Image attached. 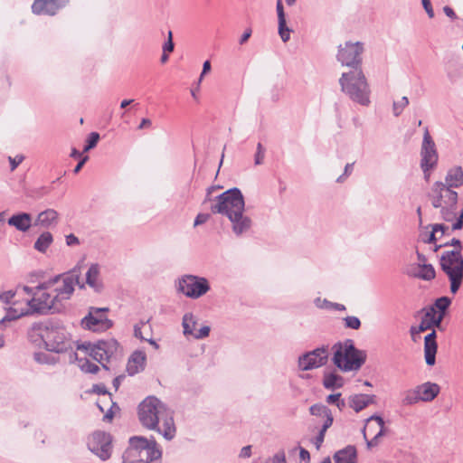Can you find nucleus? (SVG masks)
Here are the masks:
<instances>
[{
    "mask_svg": "<svg viewBox=\"0 0 463 463\" xmlns=\"http://www.w3.org/2000/svg\"><path fill=\"white\" fill-rule=\"evenodd\" d=\"M61 278V276L58 275L39 284L35 288L23 286L22 290L27 296L25 307H11L3 321L5 319L13 320L34 314L47 315L61 312L63 308V304H56L52 291H48L58 283Z\"/></svg>",
    "mask_w": 463,
    "mask_h": 463,
    "instance_id": "nucleus-1",
    "label": "nucleus"
},
{
    "mask_svg": "<svg viewBox=\"0 0 463 463\" xmlns=\"http://www.w3.org/2000/svg\"><path fill=\"white\" fill-rule=\"evenodd\" d=\"M141 424L161 433L167 440L175 435L173 411L155 396L146 397L138 406Z\"/></svg>",
    "mask_w": 463,
    "mask_h": 463,
    "instance_id": "nucleus-2",
    "label": "nucleus"
},
{
    "mask_svg": "<svg viewBox=\"0 0 463 463\" xmlns=\"http://www.w3.org/2000/svg\"><path fill=\"white\" fill-rule=\"evenodd\" d=\"M431 205L440 209V214L444 221L456 222L452 224V230H460L463 227V209L458 210V194L453 189L443 184V182L433 183L427 194Z\"/></svg>",
    "mask_w": 463,
    "mask_h": 463,
    "instance_id": "nucleus-3",
    "label": "nucleus"
},
{
    "mask_svg": "<svg viewBox=\"0 0 463 463\" xmlns=\"http://www.w3.org/2000/svg\"><path fill=\"white\" fill-rule=\"evenodd\" d=\"M342 91L362 106L370 104V88L362 68L344 72L339 79Z\"/></svg>",
    "mask_w": 463,
    "mask_h": 463,
    "instance_id": "nucleus-4",
    "label": "nucleus"
},
{
    "mask_svg": "<svg viewBox=\"0 0 463 463\" xmlns=\"http://www.w3.org/2000/svg\"><path fill=\"white\" fill-rule=\"evenodd\" d=\"M332 350L334 364L344 372L357 371L365 363V351L357 349L351 339L335 344Z\"/></svg>",
    "mask_w": 463,
    "mask_h": 463,
    "instance_id": "nucleus-5",
    "label": "nucleus"
},
{
    "mask_svg": "<svg viewBox=\"0 0 463 463\" xmlns=\"http://www.w3.org/2000/svg\"><path fill=\"white\" fill-rule=\"evenodd\" d=\"M161 458L155 439L141 436L129 439V446L122 455L123 463H150Z\"/></svg>",
    "mask_w": 463,
    "mask_h": 463,
    "instance_id": "nucleus-6",
    "label": "nucleus"
},
{
    "mask_svg": "<svg viewBox=\"0 0 463 463\" xmlns=\"http://www.w3.org/2000/svg\"><path fill=\"white\" fill-rule=\"evenodd\" d=\"M439 265L450 283V292L456 294L463 281V257L458 250H445L439 258Z\"/></svg>",
    "mask_w": 463,
    "mask_h": 463,
    "instance_id": "nucleus-7",
    "label": "nucleus"
},
{
    "mask_svg": "<svg viewBox=\"0 0 463 463\" xmlns=\"http://www.w3.org/2000/svg\"><path fill=\"white\" fill-rule=\"evenodd\" d=\"M41 337L48 351L63 353L71 350L70 360L77 359V354L73 352L72 342L64 327L46 326L41 329Z\"/></svg>",
    "mask_w": 463,
    "mask_h": 463,
    "instance_id": "nucleus-8",
    "label": "nucleus"
},
{
    "mask_svg": "<svg viewBox=\"0 0 463 463\" xmlns=\"http://www.w3.org/2000/svg\"><path fill=\"white\" fill-rule=\"evenodd\" d=\"M244 197L237 187L231 188L216 196L214 203L211 205L213 213H220L227 217L237 213L239 210H244Z\"/></svg>",
    "mask_w": 463,
    "mask_h": 463,
    "instance_id": "nucleus-9",
    "label": "nucleus"
},
{
    "mask_svg": "<svg viewBox=\"0 0 463 463\" xmlns=\"http://www.w3.org/2000/svg\"><path fill=\"white\" fill-rule=\"evenodd\" d=\"M177 291L187 298L197 299L205 295L211 288L209 281L204 277L184 275L176 283Z\"/></svg>",
    "mask_w": 463,
    "mask_h": 463,
    "instance_id": "nucleus-10",
    "label": "nucleus"
},
{
    "mask_svg": "<svg viewBox=\"0 0 463 463\" xmlns=\"http://www.w3.org/2000/svg\"><path fill=\"white\" fill-rule=\"evenodd\" d=\"M364 43L361 42H345L338 46L336 59L342 65L349 67L350 70L362 68Z\"/></svg>",
    "mask_w": 463,
    "mask_h": 463,
    "instance_id": "nucleus-11",
    "label": "nucleus"
},
{
    "mask_svg": "<svg viewBox=\"0 0 463 463\" xmlns=\"http://www.w3.org/2000/svg\"><path fill=\"white\" fill-rule=\"evenodd\" d=\"M108 311V307H90L88 315L81 319V326L93 332L108 330L113 325L112 321L107 317Z\"/></svg>",
    "mask_w": 463,
    "mask_h": 463,
    "instance_id": "nucleus-12",
    "label": "nucleus"
},
{
    "mask_svg": "<svg viewBox=\"0 0 463 463\" xmlns=\"http://www.w3.org/2000/svg\"><path fill=\"white\" fill-rule=\"evenodd\" d=\"M117 341L110 339L108 341H99L96 344L84 343L77 345V349L85 350L93 359L100 363L106 370L109 368L102 362L111 356L117 349Z\"/></svg>",
    "mask_w": 463,
    "mask_h": 463,
    "instance_id": "nucleus-13",
    "label": "nucleus"
},
{
    "mask_svg": "<svg viewBox=\"0 0 463 463\" xmlns=\"http://www.w3.org/2000/svg\"><path fill=\"white\" fill-rule=\"evenodd\" d=\"M112 438L110 434L97 430L93 432L88 439V447L91 452L97 455L100 459L107 460L111 456Z\"/></svg>",
    "mask_w": 463,
    "mask_h": 463,
    "instance_id": "nucleus-14",
    "label": "nucleus"
},
{
    "mask_svg": "<svg viewBox=\"0 0 463 463\" xmlns=\"http://www.w3.org/2000/svg\"><path fill=\"white\" fill-rule=\"evenodd\" d=\"M327 360L328 349L322 346L299 356L298 367L302 371H309L325 365Z\"/></svg>",
    "mask_w": 463,
    "mask_h": 463,
    "instance_id": "nucleus-15",
    "label": "nucleus"
},
{
    "mask_svg": "<svg viewBox=\"0 0 463 463\" xmlns=\"http://www.w3.org/2000/svg\"><path fill=\"white\" fill-rule=\"evenodd\" d=\"M76 284H79V274L73 269L62 277V285L52 290L56 304H62L64 300L69 299L74 292Z\"/></svg>",
    "mask_w": 463,
    "mask_h": 463,
    "instance_id": "nucleus-16",
    "label": "nucleus"
},
{
    "mask_svg": "<svg viewBox=\"0 0 463 463\" xmlns=\"http://www.w3.org/2000/svg\"><path fill=\"white\" fill-rule=\"evenodd\" d=\"M420 156V164L427 166H437L439 156L436 145L430 135L428 128L424 129Z\"/></svg>",
    "mask_w": 463,
    "mask_h": 463,
    "instance_id": "nucleus-17",
    "label": "nucleus"
},
{
    "mask_svg": "<svg viewBox=\"0 0 463 463\" xmlns=\"http://www.w3.org/2000/svg\"><path fill=\"white\" fill-rule=\"evenodd\" d=\"M92 392L97 394H103L105 398L97 402V406L100 410L101 412L105 411L104 406L108 407L110 404L109 410L105 412L103 420L110 421L114 417V409L119 410L118 406L116 402H112L111 394L108 392L106 386L104 384H94L92 387Z\"/></svg>",
    "mask_w": 463,
    "mask_h": 463,
    "instance_id": "nucleus-18",
    "label": "nucleus"
},
{
    "mask_svg": "<svg viewBox=\"0 0 463 463\" xmlns=\"http://www.w3.org/2000/svg\"><path fill=\"white\" fill-rule=\"evenodd\" d=\"M442 315H436L435 309L432 307L427 311L422 317L419 326H411L410 329L411 335L413 337L415 335L425 332L432 327L441 329Z\"/></svg>",
    "mask_w": 463,
    "mask_h": 463,
    "instance_id": "nucleus-19",
    "label": "nucleus"
},
{
    "mask_svg": "<svg viewBox=\"0 0 463 463\" xmlns=\"http://www.w3.org/2000/svg\"><path fill=\"white\" fill-rule=\"evenodd\" d=\"M67 3L68 0H35L32 5V11L35 14L54 15Z\"/></svg>",
    "mask_w": 463,
    "mask_h": 463,
    "instance_id": "nucleus-20",
    "label": "nucleus"
},
{
    "mask_svg": "<svg viewBox=\"0 0 463 463\" xmlns=\"http://www.w3.org/2000/svg\"><path fill=\"white\" fill-rule=\"evenodd\" d=\"M228 219L232 222V232L237 236H241L251 227V219L244 214V210L237 211V213L229 216Z\"/></svg>",
    "mask_w": 463,
    "mask_h": 463,
    "instance_id": "nucleus-21",
    "label": "nucleus"
},
{
    "mask_svg": "<svg viewBox=\"0 0 463 463\" xmlns=\"http://www.w3.org/2000/svg\"><path fill=\"white\" fill-rule=\"evenodd\" d=\"M409 277L430 281L436 276V271L431 264H413L406 269Z\"/></svg>",
    "mask_w": 463,
    "mask_h": 463,
    "instance_id": "nucleus-22",
    "label": "nucleus"
},
{
    "mask_svg": "<svg viewBox=\"0 0 463 463\" xmlns=\"http://www.w3.org/2000/svg\"><path fill=\"white\" fill-rule=\"evenodd\" d=\"M437 334L435 330L428 334L424 338V357L428 365L432 366L436 363V354L438 344L436 341Z\"/></svg>",
    "mask_w": 463,
    "mask_h": 463,
    "instance_id": "nucleus-23",
    "label": "nucleus"
},
{
    "mask_svg": "<svg viewBox=\"0 0 463 463\" xmlns=\"http://www.w3.org/2000/svg\"><path fill=\"white\" fill-rule=\"evenodd\" d=\"M276 10L278 14V30L279 34L283 43H287L290 39L291 29L287 26L286 14L282 0H277Z\"/></svg>",
    "mask_w": 463,
    "mask_h": 463,
    "instance_id": "nucleus-24",
    "label": "nucleus"
},
{
    "mask_svg": "<svg viewBox=\"0 0 463 463\" xmlns=\"http://www.w3.org/2000/svg\"><path fill=\"white\" fill-rule=\"evenodd\" d=\"M443 184L453 190L461 187L463 185V168L459 165L450 167L446 173Z\"/></svg>",
    "mask_w": 463,
    "mask_h": 463,
    "instance_id": "nucleus-25",
    "label": "nucleus"
},
{
    "mask_svg": "<svg viewBox=\"0 0 463 463\" xmlns=\"http://www.w3.org/2000/svg\"><path fill=\"white\" fill-rule=\"evenodd\" d=\"M7 223L17 231L25 232L32 226V215L27 213H16L8 219Z\"/></svg>",
    "mask_w": 463,
    "mask_h": 463,
    "instance_id": "nucleus-26",
    "label": "nucleus"
},
{
    "mask_svg": "<svg viewBox=\"0 0 463 463\" xmlns=\"http://www.w3.org/2000/svg\"><path fill=\"white\" fill-rule=\"evenodd\" d=\"M146 354L142 351L134 352L128 359L127 371L128 374L134 375L145 368Z\"/></svg>",
    "mask_w": 463,
    "mask_h": 463,
    "instance_id": "nucleus-27",
    "label": "nucleus"
},
{
    "mask_svg": "<svg viewBox=\"0 0 463 463\" xmlns=\"http://www.w3.org/2000/svg\"><path fill=\"white\" fill-rule=\"evenodd\" d=\"M417 391L419 392V396L420 397L421 402H431L433 401L438 394L439 393V386L437 383H433L430 382L424 383L420 385L416 386Z\"/></svg>",
    "mask_w": 463,
    "mask_h": 463,
    "instance_id": "nucleus-28",
    "label": "nucleus"
},
{
    "mask_svg": "<svg viewBox=\"0 0 463 463\" xmlns=\"http://www.w3.org/2000/svg\"><path fill=\"white\" fill-rule=\"evenodd\" d=\"M333 458L335 463H356L357 451L354 446L349 445L336 451Z\"/></svg>",
    "mask_w": 463,
    "mask_h": 463,
    "instance_id": "nucleus-29",
    "label": "nucleus"
},
{
    "mask_svg": "<svg viewBox=\"0 0 463 463\" xmlns=\"http://www.w3.org/2000/svg\"><path fill=\"white\" fill-rule=\"evenodd\" d=\"M375 395L368 394H354L349 397V405L356 412L366 408L369 404L373 403Z\"/></svg>",
    "mask_w": 463,
    "mask_h": 463,
    "instance_id": "nucleus-30",
    "label": "nucleus"
},
{
    "mask_svg": "<svg viewBox=\"0 0 463 463\" xmlns=\"http://www.w3.org/2000/svg\"><path fill=\"white\" fill-rule=\"evenodd\" d=\"M368 423L375 421L377 426L379 427V430L374 434L373 438L372 439L366 440V446L368 449H373V447H376L379 444L380 438L385 435L386 430L384 428V421L383 419L378 415H373L370 418L367 419Z\"/></svg>",
    "mask_w": 463,
    "mask_h": 463,
    "instance_id": "nucleus-31",
    "label": "nucleus"
},
{
    "mask_svg": "<svg viewBox=\"0 0 463 463\" xmlns=\"http://www.w3.org/2000/svg\"><path fill=\"white\" fill-rule=\"evenodd\" d=\"M58 213L53 209H47L41 212L34 222V225H41L44 228H49L52 224L57 223Z\"/></svg>",
    "mask_w": 463,
    "mask_h": 463,
    "instance_id": "nucleus-32",
    "label": "nucleus"
},
{
    "mask_svg": "<svg viewBox=\"0 0 463 463\" xmlns=\"http://www.w3.org/2000/svg\"><path fill=\"white\" fill-rule=\"evenodd\" d=\"M99 268L98 264H92L86 273L87 284L93 288L96 291H99L102 288V284L99 282Z\"/></svg>",
    "mask_w": 463,
    "mask_h": 463,
    "instance_id": "nucleus-33",
    "label": "nucleus"
},
{
    "mask_svg": "<svg viewBox=\"0 0 463 463\" xmlns=\"http://www.w3.org/2000/svg\"><path fill=\"white\" fill-rule=\"evenodd\" d=\"M344 384V379L341 375L334 373H325L323 385L327 390L341 388Z\"/></svg>",
    "mask_w": 463,
    "mask_h": 463,
    "instance_id": "nucleus-34",
    "label": "nucleus"
},
{
    "mask_svg": "<svg viewBox=\"0 0 463 463\" xmlns=\"http://www.w3.org/2000/svg\"><path fill=\"white\" fill-rule=\"evenodd\" d=\"M52 241H53V237H52V233L49 232H44L35 241V242L33 244V248L41 253H45L47 249L52 243Z\"/></svg>",
    "mask_w": 463,
    "mask_h": 463,
    "instance_id": "nucleus-35",
    "label": "nucleus"
},
{
    "mask_svg": "<svg viewBox=\"0 0 463 463\" xmlns=\"http://www.w3.org/2000/svg\"><path fill=\"white\" fill-rule=\"evenodd\" d=\"M196 325H197V320L192 313L184 314V316L183 317L182 326L184 328V334L185 335H194V330Z\"/></svg>",
    "mask_w": 463,
    "mask_h": 463,
    "instance_id": "nucleus-36",
    "label": "nucleus"
},
{
    "mask_svg": "<svg viewBox=\"0 0 463 463\" xmlns=\"http://www.w3.org/2000/svg\"><path fill=\"white\" fill-rule=\"evenodd\" d=\"M402 395L403 398L402 400V403L404 406L413 405L419 402H421L416 387L414 389L405 391Z\"/></svg>",
    "mask_w": 463,
    "mask_h": 463,
    "instance_id": "nucleus-37",
    "label": "nucleus"
},
{
    "mask_svg": "<svg viewBox=\"0 0 463 463\" xmlns=\"http://www.w3.org/2000/svg\"><path fill=\"white\" fill-rule=\"evenodd\" d=\"M24 295H25V293L23 292L22 287H17V288L14 291L8 290V291H5V292H3L2 294H0V299L5 303L9 304L12 302V299L15 296L23 297Z\"/></svg>",
    "mask_w": 463,
    "mask_h": 463,
    "instance_id": "nucleus-38",
    "label": "nucleus"
},
{
    "mask_svg": "<svg viewBox=\"0 0 463 463\" xmlns=\"http://www.w3.org/2000/svg\"><path fill=\"white\" fill-rule=\"evenodd\" d=\"M146 325L145 322L141 321L140 323L138 324H136L134 326V335L135 337L137 338H139L143 341H147L150 345H152L156 349H157L159 347V345L156 344V342L153 339H147L146 338L143 334H142V327Z\"/></svg>",
    "mask_w": 463,
    "mask_h": 463,
    "instance_id": "nucleus-39",
    "label": "nucleus"
},
{
    "mask_svg": "<svg viewBox=\"0 0 463 463\" xmlns=\"http://www.w3.org/2000/svg\"><path fill=\"white\" fill-rule=\"evenodd\" d=\"M450 304H451V300L448 297L439 298L435 301L434 306L436 308L439 309V315H442V319L444 318L446 310L448 309V307H449Z\"/></svg>",
    "mask_w": 463,
    "mask_h": 463,
    "instance_id": "nucleus-40",
    "label": "nucleus"
},
{
    "mask_svg": "<svg viewBox=\"0 0 463 463\" xmlns=\"http://www.w3.org/2000/svg\"><path fill=\"white\" fill-rule=\"evenodd\" d=\"M330 411H331V410L329 408H327L326 405L321 404V403L313 404L309 408L310 414L314 415V416H318V417H324Z\"/></svg>",
    "mask_w": 463,
    "mask_h": 463,
    "instance_id": "nucleus-41",
    "label": "nucleus"
},
{
    "mask_svg": "<svg viewBox=\"0 0 463 463\" xmlns=\"http://www.w3.org/2000/svg\"><path fill=\"white\" fill-rule=\"evenodd\" d=\"M79 365L83 372L89 373H96L99 370V367L97 364L91 363L88 359H80Z\"/></svg>",
    "mask_w": 463,
    "mask_h": 463,
    "instance_id": "nucleus-42",
    "label": "nucleus"
},
{
    "mask_svg": "<svg viewBox=\"0 0 463 463\" xmlns=\"http://www.w3.org/2000/svg\"><path fill=\"white\" fill-rule=\"evenodd\" d=\"M265 153H266L265 147L262 146L261 143H258L257 147H256V153L254 155L255 165H260L263 164Z\"/></svg>",
    "mask_w": 463,
    "mask_h": 463,
    "instance_id": "nucleus-43",
    "label": "nucleus"
},
{
    "mask_svg": "<svg viewBox=\"0 0 463 463\" xmlns=\"http://www.w3.org/2000/svg\"><path fill=\"white\" fill-rule=\"evenodd\" d=\"M345 326L346 328H351L357 330L361 327V321L357 317L348 316L344 318Z\"/></svg>",
    "mask_w": 463,
    "mask_h": 463,
    "instance_id": "nucleus-44",
    "label": "nucleus"
},
{
    "mask_svg": "<svg viewBox=\"0 0 463 463\" xmlns=\"http://www.w3.org/2000/svg\"><path fill=\"white\" fill-rule=\"evenodd\" d=\"M409 104V99L406 96L402 97L400 101H394L392 105V110L394 116L398 117L401 115L402 109Z\"/></svg>",
    "mask_w": 463,
    "mask_h": 463,
    "instance_id": "nucleus-45",
    "label": "nucleus"
},
{
    "mask_svg": "<svg viewBox=\"0 0 463 463\" xmlns=\"http://www.w3.org/2000/svg\"><path fill=\"white\" fill-rule=\"evenodd\" d=\"M99 140V134L97 132H91L87 138V144L84 146L83 152H87V151L94 148L97 146Z\"/></svg>",
    "mask_w": 463,
    "mask_h": 463,
    "instance_id": "nucleus-46",
    "label": "nucleus"
},
{
    "mask_svg": "<svg viewBox=\"0 0 463 463\" xmlns=\"http://www.w3.org/2000/svg\"><path fill=\"white\" fill-rule=\"evenodd\" d=\"M175 49V43L173 42V33L171 31L168 32L167 41L163 45L164 52H172Z\"/></svg>",
    "mask_w": 463,
    "mask_h": 463,
    "instance_id": "nucleus-47",
    "label": "nucleus"
},
{
    "mask_svg": "<svg viewBox=\"0 0 463 463\" xmlns=\"http://www.w3.org/2000/svg\"><path fill=\"white\" fill-rule=\"evenodd\" d=\"M210 334V327L208 326H204L201 327L197 332H194V337L196 339H203L207 337Z\"/></svg>",
    "mask_w": 463,
    "mask_h": 463,
    "instance_id": "nucleus-48",
    "label": "nucleus"
},
{
    "mask_svg": "<svg viewBox=\"0 0 463 463\" xmlns=\"http://www.w3.org/2000/svg\"><path fill=\"white\" fill-rule=\"evenodd\" d=\"M9 162L11 165V171H14L24 159V156L22 155H17L14 157L9 156Z\"/></svg>",
    "mask_w": 463,
    "mask_h": 463,
    "instance_id": "nucleus-49",
    "label": "nucleus"
},
{
    "mask_svg": "<svg viewBox=\"0 0 463 463\" xmlns=\"http://www.w3.org/2000/svg\"><path fill=\"white\" fill-rule=\"evenodd\" d=\"M324 417L326 418V420H325V421L322 425V428L320 430L326 432V430L332 426L333 421H334L332 411L328 412Z\"/></svg>",
    "mask_w": 463,
    "mask_h": 463,
    "instance_id": "nucleus-50",
    "label": "nucleus"
},
{
    "mask_svg": "<svg viewBox=\"0 0 463 463\" xmlns=\"http://www.w3.org/2000/svg\"><path fill=\"white\" fill-rule=\"evenodd\" d=\"M422 6L430 18L434 17V11L430 0H421Z\"/></svg>",
    "mask_w": 463,
    "mask_h": 463,
    "instance_id": "nucleus-51",
    "label": "nucleus"
},
{
    "mask_svg": "<svg viewBox=\"0 0 463 463\" xmlns=\"http://www.w3.org/2000/svg\"><path fill=\"white\" fill-rule=\"evenodd\" d=\"M445 247L453 246L454 250H458L459 252L462 250V243L458 239L453 238L449 241L443 243Z\"/></svg>",
    "mask_w": 463,
    "mask_h": 463,
    "instance_id": "nucleus-52",
    "label": "nucleus"
},
{
    "mask_svg": "<svg viewBox=\"0 0 463 463\" xmlns=\"http://www.w3.org/2000/svg\"><path fill=\"white\" fill-rule=\"evenodd\" d=\"M209 218H210V215L207 213H199L195 217L194 225L198 226V225L203 224L204 222H206L209 220Z\"/></svg>",
    "mask_w": 463,
    "mask_h": 463,
    "instance_id": "nucleus-53",
    "label": "nucleus"
},
{
    "mask_svg": "<svg viewBox=\"0 0 463 463\" xmlns=\"http://www.w3.org/2000/svg\"><path fill=\"white\" fill-rule=\"evenodd\" d=\"M431 228L434 230V232L436 233L438 232H440L441 233V236L442 235H445L446 232L449 231V226H446L445 224H442V223H436V224H433L431 225Z\"/></svg>",
    "mask_w": 463,
    "mask_h": 463,
    "instance_id": "nucleus-54",
    "label": "nucleus"
},
{
    "mask_svg": "<svg viewBox=\"0 0 463 463\" xmlns=\"http://www.w3.org/2000/svg\"><path fill=\"white\" fill-rule=\"evenodd\" d=\"M326 431L319 430L317 436L315 438L314 444L317 449H319L325 439Z\"/></svg>",
    "mask_w": 463,
    "mask_h": 463,
    "instance_id": "nucleus-55",
    "label": "nucleus"
},
{
    "mask_svg": "<svg viewBox=\"0 0 463 463\" xmlns=\"http://www.w3.org/2000/svg\"><path fill=\"white\" fill-rule=\"evenodd\" d=\"M437 240H438L437 233L434 232L433 229L428 234V236L426 238L422 239L423 242L428 243V244L435 243L437 241Z\"/></svg>",
    "mask_w": 463,
    "mask_h": 463,
    "instance_id": "nucleus-56",
    "label": "nucleus"
},
{
    "mask_svg": "<svg viewBox=\"0 0 463 463\" xmlns=\"http://www.w3.org/2000/svg\"><path fill=\"white\" fill-rule=\"evenodd\" d=\"M210 71H211V62H210V61H205L203 65V71H202V73H201L199 80H198V85L201 83L203 76L206 73H208Z\"/></svg>",
    "mask_w": 463,
    "mask_h": 463,
    "instance_id": "nucleus-57",
    "label": "nucleus"
},
{
    "mask_svg": "<svg viewBox=\"0 0 463 463\" xmlns=\"http://www.w3.org/2000/svg\"><path fill=\"white\" fill-rule=\"evenodd\" d=\"M250 456H251V446L250 445L243 447L241 449V452L239 454V457L243 458H250Z\"/></svg>",
    "mask_w": 463,
    "mask_h": 463,
    "instance_id": "nucleus-58",
    "label": "nucleus"
},
{
    "mask_svg": "<svg viewBox=\"0 0 463 463\" xmlns=\"http://www.w3.org/2000/svg\"><path fill=\"white\" fill-rule=\"evenodd\" d=\"M251 33H252V30L250 28H247L245 30V32L242 33V35L241 36L239 43L241 45L244 44L250 39V37L251 36Z\"/></svg>",
    "mask_w": 463,
    "mask_h": 463,
    "instance_id": "nucleus-59",
    "label": "nucleus"
},
{
    "mask_svg": "<svg viewBox=\"0 0 463 463\" xmlns=\"http://www.w3.org/2000/svg\"><path fill=\"white\" fill-rule=\"evenodd\" d=\"M274 463H287L284 451L276 453L273 457Z\"/></svg>",
    "mask_w": 463,
    "mask_h": 463,
    "instance_id": "nucleus-60",
    "label": "nucleus"
},
{
    "mask_svg": "<svg viewBox=\"0 0 463 463\" xmlns=\"http://www.w3.org/2000/svg\"><path fill=\"white\" fill-rule=\"evenodd\" d=\"M299 458L301 460L306 461V463H308L310 460V454L306 449L300 448L299 449Z\"/></svg>",
    "mask_w": 463,
    "mask_h": 463,
    "instance_id": "nucleus-61",
    "label": "nucleus"
},
{
    "mask_svg": "<svg viewBox=\"0 0 463 463\" xmlns=\"http://www.w3.org/2000/svg\"><path fill=\"white\" fill-rule=\"evenodd\" d=\"M436 166H427V165H424L422 164H420V168L424 174V179L426 181H429L430 180V170L434 169Z\"/></svg>",
    "mask_w": 463,
    "mask_h": 463,
    "instance_id": "nucleus-62",
    "label": "nucleus"
},
{
    "mask_svg": "<svg viewBox=\"0 0 463 463\" xmlns=\"http://www.w3.org/2000/svg\"><path fill=\"white\" fill-rule=\"evenodd\" d=\"M66 243L68 246H73L80 243L79 239L74 234L66 236Z\"/></svg>",
    "mask_w": 463,
    "mask_h": 463,
    "instance_id": "nucleus-63",
    "label": "nucleus"
},
{
    "mask_svg": "<svg viewBox=\"0 0 463 463\" xmlns=\"http://www.w3.org/2000/svg\"><path fill=\"white\" fill-rule=\"evenodd\" d=\"M341 393H333L326 397V402L329 404H335L336 402L340 399Z\"/></svg>",
    "mask_w": 463,
    "mask_h": 463,
    "instance_id": "nucleus-64",
    "label": "nucleus"
}]
</instances>
